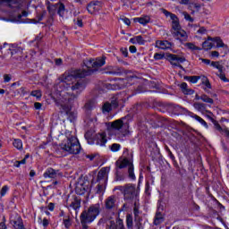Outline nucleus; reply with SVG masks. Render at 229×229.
Segmentation results:
<instances>
[{
	"label": "nucleus",
	"instance_id": "nucleus-1",
	"mask_svg": "<svg viewBox=\"0 0 229 229\" xmlns=\"http://www.w3.org/2000/svg\"><path fill=\"white\" fill-rule=\"evenodd\" d=\"M84 65L86 68L72 70L68 75L65 73L64 80L59 83V89H61L60 92L65 90H72V92H73L71 97L65 98L68 103H72V99H76V98L82 93L89 83L85 76H90V74L96 72L99 67H103V65H105V58H98L96 61L94 59L85 60Z\"/></svg>",
	"mask_w": 229,
	"mask_h": 229
},
{
	"label": "nucleus",
	"instance_id": "nucleus-2",
	"mask_svg": "<svg viewBox=\"0 0 229 229\" xmlns=\"http://www.w3.org/2000/svg\"><path fill=\"white\" fill-rule=\"evenodd\" d=\"M101 212V206L99 204L91 205L88 210H84L81 214V224L83 229H89L88 223H92L98 214Z\"/></svg>",
	"mask_w": 229,
	"mask_h": 229
},
{
	"label": "nucleus",
	"instance_id": "nucleus-3",
	"mask_svg": "<svg viewBox=\"0 0 229 229\" xmlns=\"http://www.w3.org/2000/svg\"><path fill=\"white\" fill-rule=\"evenodd\" d=\"M124 118H121L118 120H115L114 122H109L107 123V131L108 133H114V135L119 139L120 140H123L124 137L130 133L128 129H123L124 125Z\"/></svg>",
	"mask_w": 229,
	"mask_h": 229
},
{
	"label": "nucleus",
	"instance_id": "nucleus-4",
	"mask_svg": "<svg viewBox=\"0 0 229 229\" xmlns=\"http://www.w3.org/2000/svg\"><path fill=\"white\" fill-rule=\"evenodd\" d=\"M61 149L64 151H67L72 155H78L81 150V145H80V141L74 136L67 138L60 144Z\"/></svg>",
	"mask_w": 229,
	"mask_h": 229
},
{
	"label": "nucleus",
	"instance_id": "nucleus-5",
	"mask_svg": "<svg viewBox=\"0 0 229 229\" xmlns=\"http://www.w3.org/2000/svg\"><path fill=\"white\" fill-rule=\"evenodd\" d=\"M114 191H120L123 194L125 201H133L137 198V188L134 184L128 183L123 186L114 187Z\"/></svg>",
	"mask_w": 229,
	"mask_h": 229
},
{
	"label": "nucleus",
	"instance_id": "nucleus-6",
	"mask_svg": "<svg viewBox=\"0 0 229 229\" xmlns=\"http://www.w3.org/2000/svg\"><path fill=\"white\" fill-rule=\"evenodd\" d=\"M125 167H128V178L133 181L137 180V177L135 176L133 162L130 161L126 157L125 158L120 157L115 162V169L120 171V169H125Z\"/></svg>",
	"mask_w": 229,
	"mask_h": 229
},
{
	"label": "nucleus",
	"instance_id": "nucleus-7",
	"mask_svg": "<svg viewBox=\"0 0 229 229\" xmlns=\"http://www.w3.org/2000/svg\"><path fill=\"white\" fill-rule=\"evenodd\" d=\"M6 46L8 47L11 56L13 60H17L18 62H22V60H24V52L22 47L17 45H8L4 43V47H6Z\"/></svg>",
	"mask_w": 229,
	"mask_h": 229
},
{
	"label": "nucleus",
	"instance_id": "nucleus-8",
	"mask_svg": "<svg viewBox=\"0 0 229 229\" xmlns=\"http://www.w3.org/2000/svg\"><path fill=\"white\" fill-rule=\"evenodd\" d=\"M165 58L174 67H179V69H183V66L180 64H183V62H185V57H180L178 56V55L166 53Z\"/></svg>",
	"mask_w": 229,
	"mask_h": 229
},
{
	"label": "nucleus",
	"instance_id": "nucleus-9",
	"mask_svg": "<svg viewBox=\"0 0 229 229\" xmlns=\"http://www.w3.org/2000/svg\"><path fill=\"white\" fill-rule=\"evenodd\" d=\"M71 103L69 100H65L63 104H61V108L63 112L68 115V120L70 123H74L76 121L77 114L74 112L71 111Z\"/></svg>",
	"mask_w": 229,
	"mask_h": 229
},
{
	"label": "nucleus",
	"instance_id": "nucleus-10",
	"mask_svg": "<svg viewBox=\"0 0 229 229\" xmlns=\"http://www.w3.org/2000/svg\"><path fill=\"white\" fill-rule=\"evenodd\" d=\"M119 106V98L117 96H114L111 98L110 102H106L102 106V111L105 112H112V110H114V108H117Z\"/></svg>",
	"mask_w": 229,
	"mask_h": 229
},
{
	"label": "nucleus",
	"instance_id": "nucleus-11",
	"mask_svg": "<svg viewBox=\"0 0 229 229\" xmlns=\"http://www.w3.org/2000/svg\"><path fill=\"white\" fill-rule=\"evenodd\" d=\"M106 229H126L124 221L121 217H117L115 221L110 220L106 225Z\"/></svg>",
	"mask_w": 229,
	"mask_h": 229
},
{
	"label": "nucleus",
	"instance_id": "nucleus-12",
	"mask_svg": "<svg viewBox=\"0 0 229 229\" xmlns=\"http://www.w3.org/2000/svg\"><path fill=\"white\" fill-rule=\"evenodd\" d=\"M93 142L97 146H100L101 148H105L106 142H108V140H106V133H105V132L98 133L94 137Z\"/></svg>",
	"mask_w": 229,
	"mask_h": 229
},
{
	"label": "nucleus",
	"instance_id": "nucleus-13",
	"mask_svg": "<svg viewBox=\"0 0 229 229\" xmlns=\"http://www.w3.org/2000/svg\"><path fill=\"white\" fill-rule=\"evenodd\" d=\"M10 223L14 229H25L24 223L22 222V217H21V216L19 215H15L14 216H12Z\"/></svg>",
	"mask_w": 229,
	"mask_h": 229
},
{
	"label": "nucleus",
	"instance_id": "nucleus-14",
	"mask_svg": "<svg viewBox=\"0 0 229 229\" xmlns=\"http://www.w3.org/2000/svg\"><path fill=\"white\" fill-rule=\"evenodd\" d=\"M87 10L89 13H90L91 15H94V13H97V12H99L101 10V2L99 1L90 2L87 6Z\"/></svg>",
	"mask_w": 229,
	"mask_h": 229
},
{
	"label": "nucleus",
	"instance_id": "nucleus-15",
	"mask_svg": "<svg viewBox=\"0 0 229 229\" xmlns=\"http://www.w3.org/2000/svg\"><path fill=\"white\" fill-rule=\"evenodd\" d=\"M117 203V197L115 195L109 196L105 200V207L106 210H114L115 208V204Z\"/></svg>",
	"mask_w": 229,
	"mask_h": 229
},
{
	"label": "nucleus",
	"instance_id": "nucleus-16",
	"mask_svg": "<svg viewBox=\"0 0 229 229\" xmlns=\"http://www.w3.org/2000/svg\"><path fill=\"white\" fill-rule=\"evenodd\" d=\"M108 180V172L106 171V168H101V170L98 174L97 182L98 183H106Z\"/></svg>",
	"mask_w": 229,
	"mask_h": 229
},
{
	"label": "nucleus",
	"instance_id": "nucleus-17",
	"mask_svg": "<svg viewBox=\"0 0 229 229\" xmlns=\"http://www.w3.org/2000/svg\"><path fill=\"white\" fill-rule=\"evenodd\" d=\"M173 108L174 114H175V115H191V114H192V112L187 110L186 108L181 106H173Z\"/></svg>",
	"mask_w": 229,
	"mask_h": 229
},
{
	"label": "nucleus",
	"instance_id": "nucleus-18",
	"mask_svg": "<svg viewBox=\"0 0 229 229\" xmlns=\"http://www.w3.org/2000/svg\"><path fill=\"white\" fill-rule=\"evenodd\" d=\"M172 35L181 42H185V40H187V32L182 30V29L179 30L172 31Z\"/></svg>",
	"mask_w": 229,
	"mask_h": 229
},
{
	"label": "nucleus",
	"instance_id": "nucleus-19",
	"mask_svg": "<svg viewBox=\"0 0 229 229\" xmlns=\"http://www.w3.org/2000/svg\"><path fill=\"white\" fill-rule=\"evenodd\" d=\"M193 107L198 112H200L201 114H212V112L207 110V104H203L201 102H195L193 103Z\"/></svg>",
	"mask_w": 229,
	"mask_h": 229
},
{
	"label": "nucleus",
	"instance_id": "nucleus-20",
	"mask_svg": "<svg viewBox=\"0 0 229 229\" xmlns=\"http://www.w3.org/2000/svg\"><path fill=\"white\" fill-rule=\"evenodd\" d=\"M156 47H158V49H171L173 47V43L167 41V40H157L156 41Z\"/></svg>",
	"mask_w": 229,
	"mask_h": 229
},
{
	"label": "nucleus",
	"instance_id": "nucleus-21",
	"mask_svg": "<svg viewBox=\"0 0 229 229\" xmlns=\"http://www.w3.org/2000/svg\"><path fill=\"white\" fill-rule=\"evenodd\" d=\"M208 119L213 123L215 130L222 133V135H225V131H229L228 129L221 127V124H219V122L211 117L210 115H208Z\"/></svg>",
	"mask_w": 229,
	"mask_h": 229
},
{
	"label": "nucleus",
	"instance_id": "nucleus-22",
	"mask_svg": "<svg viewBox=\"0 0 229 229\" xmlns=\"http://www.w3.org/2000/svg\"><path fill=\"white\" fill-rule=\"evenodd\" d=\"M214 47V38L208 37L206 41L202 43V49L205 51L210 50Z\"/></svg>",
	"mask_w": 229,
	"mask_h": 229
},
{
	"label": "nucleus",
	"instance_id": "nucleus-23",
	"mask_svg": "<svg viewBox=\"0 0 229 229\" xmlns=\"http://www.w3.org/2000/svg\"><path fill=\"white\" fill-rule=\"evenodd\" d=\"M213 42H216V47H223L224 51H225V53H228V45H225V44L223 42V39H221L220 37H215V38H213Z\"/></svg>",
	"mask_w": 229,
	"mask_h": 229
},
{
	"label": "nucleus",
	"instance_id": "nucleus-24",
	"mask_svg": "<svg viewBox=\"0 0 229 229\" xmlns=\"http://www.w3.org/2000/svg\"><path fill=\"white\" fill-rule=\"evenodd\" d=\"M180 89L186 96H192L194 94V89H189V86L185 82L180 84Z\"/></svg>",
	"mask_w": 229,
	"mask_h": 229
},
{
	"label": "nucleus",
	"instance_id": "nucleus-25",
	"mask_svg": "<svg viewBox=\"0 0 229 229\" xmlns=\"http://www.w3.org/2000/svg\"><path fill=\"white\" fill-rule=\"evenodd\" d=\"M70 207L71 208H73V210H78L81 207V199H79L78 197H73Z\"/></svg>",
	"mask_w": 229,
	"mask_h": 229
},
{
	"label": "nucleus",
	"instance_id": "nucleus-26",
	"mask_svg": "<svg viewBox=\"0 0 229 229\" xmlns=\"http://www.w3.org/2000/svg\"><path fill=\"white\" fill-rule=\"evenodd\" d=\"M43 176H44V178H56V176H57L56 170L49 167L46 170Z\"/></svg>",
	"mask_w": 229,
	"mask_h": 229
},
{
	"label": "nucleus",
	"instance_id": "nucleus-27",
	"mask_svg": "<svg viewBox=\"0 0 229 229\" xmlns=\"http://www.w3.org/2000/svg\"><path fill=\"white\" fill-rule=\"evenodd\" d=\"M146 121L155 127L158 122V117L156 114H149L146 117Z\"/></svg>",
	"mask_w": 229,
	"mask_h": 229
},
{
	"label": "nucleus",
	"instance_id": "nucleus-28",
	"mask_svg": "<svg viewBox=\"0 0 229 229\" xmlns=\"http://www.w3.org/2000/svg\"><path fill=\"white\" fill-rule=\"evenodd\" d=\"M133 21H134V22H140V24L146 26V24H148V22H149V21H151V19L149 18V16H143V17H140V18H134Z\"/></svg>",
	"mask_w": 229,
	"mask_h": 229
},
{
	"label": "nucleus",
	"instance_id": "nucleus-29",
	"mask_svg": "<svg viewBox=\"0 0 229 229\" xmlns=\"http://www.w3.org/2000/svg\"><path fill=\"white\" fill-rule=\"evenodd\" d=\"M126 71L123 67H115L112 71L108 72V74H114L115 76H121V74H124Z\"/></svg>",
	"mask_w": 229,
	"mask_h": 229
},
{
	"label": "nucleus",
	"instance_id": "nucleus-30",
	"mask_svg": "<svg viewBox=\"0 0 229 229\" xmlns=\"http://www.w3.org/2000/svg\"><path fill=\"white\" fill-rule=\"evenodd\" d=\"M125 223L127 229H133V215L127 214Z\"/></svg>",
	"mask_w": 229,
	"mask_h": 229
},
{
	"label": "nucleus",
	"instance_id": "nucleus-31",
	"mask_svg": "<svg viewBox=\"0 0 229 229\" xmlns=\"http://www.w3.org/2000/svg\"><path fill=\"white\" fill-rule=\"evenodd\" d=\"M162 223H164V216H162V213L157 211L154 218V225L158 226V225H162Z\"/></svg>",
	"mask_w": 229,
	"mask_h": 229
},
{
	"label": "nucleus",
	"instance_id": "nucleus-32",
	"mask_svg": "<svg viewBox=\"0 0 229 229\" xmlns=\"http://www.w3.org/2000/svg\"><path fill=\"white\" fill-rule=\"evenodd\" d=\"M190 115H191V117L195 119V121H198V123L202 124V126H205L207 129H208V124L207 123V122L205 120H203V118L198 116V114H194V113L190 114Z\"/></svg>",
	"mask_w": 229,
	"mask_h": 229
},
{
	"label": "nucleus",
	"instance_id": "nucleus-33",
	"mask_svg": "<svg viewBox=\"0 0 229 229\" xmlns=\"http://www.w3.org/2000/svg\"><path fill=\"white\" fill-rule=\"evenodd\" d=\"M126 180V175L121 173V170L115 169L114 182H124Z\"/></svg>",
	"mask_w": 229,
	"mask_h": 229
},
{
	"label": "nucleus",
	"instance_id": "nucleus-34",
	"mask_svg": "<svg viewBox=\"0 0 229 229\" xmlns=\"http://www.w3.org/2000/svg\"><path fill=\"white\" fill-rule=\"evenodd\" d=\"M2 3H11V4H15L14 8L21 10L22 8V4L19 0H0Z\"/></svg>",
	"mask_w": 229,
	"mask_h": 229
},
{
	"label": "nucleus",
	"instance_id": "nucleus-35",
	"mask_svg": "<svg viewBox=\"0 0 229 229\" xmlns=\"http://www.w3.org/2000/svg\"><path fill=\"white\" fill-rule=\"evenodd\" d=\"M172 28L174 30L172 31H178L181 30L180 21H178V16H175V19H172Z\"/></svg>",
	"mask_w": 229,
	"mask_h": 229
},
{
	"label": "nucleus",
	"instance_id": "nucleus-36",
	"mask_svg": "<svg viewBox=\"0 0 229 229\" xmlns=\"http://www.w3.org/2000/svg\"><path fill=\"white\" fill-rule=\"evenodd\" d=\"M57 13L60 17H64V15L65 14V4H64L63 3H57Z\"/></svg>",
	"mask_w": 229,
	"mask_h": 229
},
{
	"label": "nucleus",
	"instance_id": "nucleus-37",
	"mask_svg": "<svg viewBox=\"0 0 229 229\" xmlns=\"http://www.w3.org/2000/svg\"><path fill=\"white\" fill-rule=\"evenodd\" d=\"M210 65L211 67L217 69L219 72H222V71L225 70V66H223L219 61H213L211 62Z\"/></svg>",
	"mask_w": 229,
	"mask_h": 229
},
{
	"label": "nucleus",
	"instance_id": "nucleus-38",
	"mask_svg": "<svg viewBox=\"0 0 229 229\" xmlns=\"http://www.w3.org/2000/svg\"><path fill=\"white\" fill-rule=\"evenodd\" d=\"M134 228L144 229V225L142 224V218H134Z\"/></svg>",
	"mask_w": 229,
	"mask_h": 229
},
{
	"label": "nucleus",
	"instance_id": "nucleus-39",
	"mask_svg": "<svg viewBox=\"0 0 229 229\" xmlns=\"http://www.w3.org/2000/svg\"><path fill=\"white\" fill-rule=\"evenodd\" d=\"M47 8L48 10V13L53 16L55 15V13H56V8H58V4L48 5Z\"/></svg>",
	"mask_w": 229,
	"mask_h": 229
},
{
	"label": "nucleus",
	"instance_id": "nucleus-40",
	"mask_svg": "<svg viewBox=\"0 0 229 229\" xmlns=\"http://www.w3.org/2000/svg\"><path fill=\"white\" fill-rule=\"evenodd\" d=\"M201 101L208 103V105H214V99L208 97L206 94L201 95Z\"/></svg>",
	"mask_w": 229,
	"mask_h": 229
},
{
	"label": "nucleus",
	"instance_id": "nucleus-41",
	"mask_svg": "<svg viewBox=\"0 0 229 229\" xmlns=\"http://www.w3.org/2000/svg\"><path fill=\"white\" fill-rule=\"evenodd\" d=\"M84 108L86 112H90V110L94 108V101L89 100L88 102H86V104L84 105Z\"/></svg>",
	"mask_w": 229,
	"mask_h": 229
},
{
	"label": "nucleus",
	"instance_id": "nucleus-42",
	"mask_svg": "<svg viewBox=\"0 0 229 229\" xmlns=\"http://www.w3.org/2000/svg\"><path fill=\"white\" fill-rule=\"evenodd\" d=\"M199 76H185L184 80L190 81L191 83H198V80H199Z\"/></svg>",
	"mask_w": 229,
	"mask_h": 229
},
{
	"label": "nucleus",
	"instance_id": "nucleus-43",
	"mask_svg": "<svg viewBox=\"0 0 229 229\" xmlns=\"http://www.w3.org/2000/svg\"><path fill=\"white\" fill-rule=\"evenodd\" d=\"M133 214H134V219H140V218H142L140 216V211L139 210V207L137 206V203H134Z\"/></svg>",
	"mask_w": 229,
	"mask_h": 229
},
{
	"label": "nucleus",
	"instance_id": "nucleus-44",
	"mask_svg": "<svg viewBox=\"0 0 229 229\" xmlns=\"http://www.w3.org/2000/svg\"><path fill=\"white\" fill-rule=\"evenodd\" d=\"M185 46L186 47H188V49H191V51H201V48L199 47H197L193 43H186Z\"/></svg>",
	"mask_w": 229,
	"mask_h": 229
},
{
	"label": "nucleus",
	"instance_id": "nucleus-45",
	"mask_svg": "<svg viewBox=\"0 0 229 229\" xmlns=\"http://www.w3.org/2000/svg\"><path fill=\"white\" fill-rule=\"evenodd\" d=\"M109 149L113 151V153H117V151L121 149V144L114 143L111 146H109Z\"/></svg>",
	"mask_w": 229,
	"mask_h": 229
},
{
	"label": "nucleus",
	"instance_id": "nucleus-46",
	"mask_svg": "<svg viewBox=\"0 0 229 229\" xmlns=\"http://www.w3.org/2000/svg\"><path fill=\"white\" fill-rule=\"evenodd\" d=\"M13 146L16 148V149H22V140L20 139L14 140L13 142Z\"/></svg>",
	"mask_w": 229,
	"mask_h": 229
},
{
	"label": "nucleus",
	"instance_id": "nucleus-47",
	"mask_svg": "<svg viewBox=\"0 0 229 229\" xmlns=\"http://www.w3.org/2000/svg\"><path fill=\"white\" fill-rule=\"evenodd\" d=\"M75 191H76L77 194H80V195L85 194V192H87V189H85V187H83V185L77 186Z\"/></svg>",
	"mask_w": 229,
	"mask_h": 229
},
{
	"label": "nucleus",
	"instance_id": "nucleus-48",
	"mask_svg": "<svg viewBox=\"0 0 229 229\" xmlns=\"http://www.w3.org/2000/svg\"><path fill=\"white\" fill-rule=\"evenodd\" d=\"M190 8L192 10H196L197 12H199V10L201 9V4L199 3H191L190 4Z\"/></svg>",
	"mask_w": 229,
	"mask_h": 229
},
{
	"label": "nucleus",
	"instance_id": "nucleus-49",
	"mask_svg": "<svg viewBox=\"0 0 229 229\" xmlns=\"http://www.w3.org/2000/svg\"><path fill=\"white\" fill-rule=\"evenodd\" d=\"M136 42L140 46H144L146 44V39L142 36H136Z\"/></svg>",
	"mask_w": 229,
	"mask_h": 229
},
{
	"label": "nucleus",
	"instance_id": "nucleus-50",
	"mask_svg": "<svg viewBox=\"0 0 229 229\" xmlns=\"http://www.w3.org/2000/svg\"><path fill=\"white\" fill-rule=\"evenodd\" d=\"M30 96L37 98V99H40L42 98V92L40 90H34L31 91Z\"/></svg>",
	"mask_w": 229,
	"mask_h": 229
},
{
	"label": "nucleus",
	"instance_id": "nucleus-51",
	"mask_svg": "<svg viewBox=\"0 0 229 229\" xmlns=\"http://www.w3.org/2000/svg\"><path fill=\"white\" fill-rule=\"evenodd\" d=\"M163 13H164V15H165V17H170L171 20L176 19V14H173L171 12H168V11L165 10V9H163Z\"/></svg>",
	"mask_w": 229,
	"mask_h": 229
},
{
	"label": "nucleus",
	"instance_id": "nucleus-52",
	"mask_svg": "<svg viewBox=\"0 0 229 229\" xmlns=\"http://www.w3.org/2000/svg\"><path fill=\"white\" fill-rule=\"evenodd\" d=\"M202 83L207 87V89H212V85L207 77L202 78Z\"/></svg>",
	"mask_w": 229,
	"mask_h": 229
},
{
	"label": "nucleus",
	"instance_id": "nucleus-53",
	"mask_svg": "<svg viewBox=\"0 0 229 229\" xmlns=\"http://www.w3.org/2000/svg\"><path fill=\"white\" fill-rule=\"evenodd\" d=\"M64 225L65 228H71V218L67 216L66 218L64 219Z\"/></svg>",
	"mask_w": 229,
	"mask_h": 229
},
{
	"label": "nucleus",
	"instance_id": "nucleus-54",
	"mask_svg": "<svg viewBox=\"0 0 229 229\" xmlns=\"http://www.w3.org/2000/svg\"><path fill=\"white\" fill-rule=\"evenodd\" d=\"M182 13L186 21H189V22H194V18H191V14H189L187 12H184Z\"/></svg>",
	"mask_w": 229,
	"mask_h": 229
},
{
	"label": "nucleus",
	"instance_id": "nucleus-55",
	"mask_svg": "<svg viewBox=\"0 0 229 229\" xmlns=\"http://www.w3.org/2000/svg\"><path fill=\"white\" fill-rule=\"evenodd\" d=\"M38 223H39V224H42L43 226H45V227L49 225V220H47V218H44V219L42 220V218L39 217V218H38Z\"/></svg>",
	"mask_w": 229,
	"mask_h": 229
},
{
	"label": "nucleus",
	"instance_id": "nucleus-56",
	"mask_svg": "<svg viewBox=\"0 0 229 229\" xmlns=\"http://www.w3.org/2000/svg\"><path fill=\"white\" fill-rule=\"evenodd\" d=\"M165 55L164 54H159V53H156L154 55V60H164Z\"/></svg>",
	"mask_w": 229,
	"mask_h": 229
},
{
	"label": "nucleus",
	"instance_id": "nucleus-57",
	"mask_svg": "<svg viewBox=\"0 0 229 229\" xmlns=\"http://www.w3.org/2000/svg\"><path fill=\"white\" fill-rule=\"evenodd\" d=\"M223 71L224 70H222V72H219L220 73L218 74V77L220 78V80H222V81H228V79L226 78V75Z\"/></svg>",
	"mask_w": 229,
	"mask_h": 229
},
{
	"label": "nucleus",
	"instance_id": "nucleus-58",
	"mask_svg": "<svg viewBox=\"0 0 229 229\" xmlns=\"http://www.w3.org/2000/svg\"><path fill=\"white\" fill-rule=\"evenodd\" d=\"M0 229H6V217L3 216L2 222L0 223Z\"/></svg>",
	"mask_w": 229,
	"mask_h": 229
},
{
	"label": "nucleus",
	"instance_id": "nucleus-59",
	"mask_svg": "<svg viewBox=\"0 0 229 229\" xmlns=\"http://www.w3.org/2000/svg\"><path fill=\"white\" fill-rule=\"evenodd\" d=\"M165 149L168 153V156L170 157L171 160H173V162L175 161V157H174V155H173V152L171 151V149H169L168 147H165Z\"/></svg>",
	"mask_w": 229,
	"mask_h": 229
},
{
	"label": "nucleus",
	"instance_id": "nucleus-60",
	"mask_svg": "<svg viewBox=\"0 0 229 229\" xmlns=\"http://www.w3.org/2000/svg\"><path fill=\"white\" fill-rule=\"evenodd\" d=\"M120 51H121L122 55H123V56H124L125 58L128 57V48H126V47H122V48L120 49Z\"/></svg>",
	"mask_w": 229,
	"mask_h": 229
},
{
	"label": "nucleus",
	"instance_id": "nucleus-61",
	"mask_svg": "<svg viewBox=\"0 0 229 229\" xmlns=\"http://www.w3.org/2000/svg\"><path fill=\"white\" fill-rule=\"evenodd\" d=\"M11 81H12V77L10 75H8V74H4V83H8Z\"/></svg>",
	"mask_w": 229,
	"mask_h": 229
},
{
	"label": "nucleus",
	"instance_id": "nucleus-62",
	"mask_svg": "<svg viewBox=\"0 0 229 229\" xmlns=\"http://www.w3.org/2000/svg\"><path fill=\"white\" fill-rule=\"evenodd\" d=\"M105 185H106V183L98 182V192H101V191H103V189L105 188Z\"/></svg>",
	"mask_w": 229,
	"mask_h": 229
},
{
	"label": "nucleus",
	"instance_id": "nucleus-63",
	"mask_svg": "<svg viewBox=\"0 0 229 229\" xmlns=\"http://www.w3.org/2000/svg\"><path fill=\"white\" fill-rule=\"evenodd\" d=\"M8 192V186H3L1 190V196H4Z\"/></svg>",
	"mask_w": 229,
	"mask_h": 229
},
{
	"label": "nucleus",
	"instance_id": "nucleus-64",
	"mask_svg": "<svg viewBox=\"0 0 229 229\" xmlns=\"http://www.w3.org/2000/svg\"><path fill=\"white\" fill-rule=\"evenodd\" d=\"M47 12L43 11L42 13L38 16V21H42L44 19L45 15H47Z\"/></svg>",
	"mask_w": 229,
	"mask_h": 229
}]
</instances>
